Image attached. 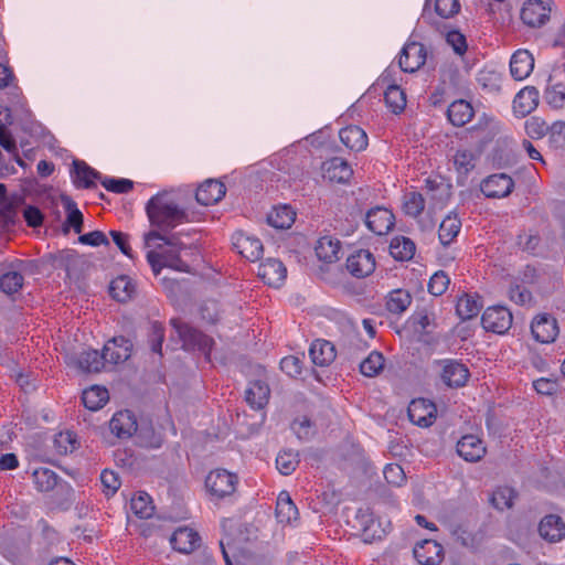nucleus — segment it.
I'll list each match as a JSON object with an SVG mask.
<instances>
[{"mask_svg":"<svg viewBox=\"0 0 565 565\" xmlns=\"http://www.w3.org/2000/svg\"><path fill=\"white\" fill-rule=\"evenodd\" d=\"M394 220V214L390 210L376 206L366 213L365 224L374 234L384 235L393 228Z\"/></svg>","mask_w":565,"mask_h":565,"instance_id":"13","label":"nucleus"},{"mask_svg":"<svg viewBox=\"0 0 565 565\" xmlns=\"http://www.w3.org/2000/svg\"><path fill=\"white\" fill-rule=\"evenodd\" d=\"M270 388L268 384L262 380L249 383L245 392V399L255 409L263 408L269 401Z\"/></svg>","mask_w":565,"mask_h":565,"instance_id":"27","label":"nucleus"},{"mask_svg":"<svg viewBox=\"0 0 565 565\" xmlns=\"http://www.w3.org/2000/svg\"><path fill=\"white\" fill-rule=\"evenodd\" d=\"M552 0H527L521 10L522 21L531 28H540L550 20Z\"/></svg>","mask_w":565,"mask_h":565,"instance_id":"4","label":"nucleus"},{"mask_svg":"<svg viewBox=\"0 0 565 565\" xmlns=\"http://www.w3.org/2000/svg\"><path fill=\"white\" fill-rule=\"evenodd\" d=\"M534 68V57L527 50H518L510 60V73L515 81L526 78Z\"/></svg>","mask_w":565,"mask_h":565,"instance_id":"25","label":"nucleus"},{"mask_svg":"<svg viewBox=\"0 0 565 565\" xmlns=\"http://www.w3.org/2000/svg\"><path fill=\"white\" fill-rule=\"evenodd\" d=\"M531 331L536 341L551 343L558 334V326L556 319L550 315H542L533 320Z\"/></svg>","mask_w":565,"mask_h":565,"instance_id":"18","label":"nucleus"},{"mask_svg":"<svg viewBox=\"0 0 565 565\" xmlns=\"http://www.w3.org/2000/svg\"><path fill=\"white\" fill-rule=\"evenodd\" d=\"M440 377L448 387H462L466 385L470 373L468 367L456 360H443Z\"/></svg>","mask_w":565,"mask_h":565,"instance_id":"8","label":"nucleus"},{"mask_svg":"<svg viewBox=\"0 0 565 565\" xmlns=\"http://www.w3.org/2000/svg\"><path fill=\"white\" fill-rule=\"evenodd\" d=\"M100 482L106 495L115 494L121 484L118 475L109 470H104L102 472Z\"/></svg>","mask_w":565,"mask_h":565,"instance_id":"64","label":"nucleus"},{"mask_svg":"<svg viewBox=\"0 0 565 565\" xmlns=\"http://www.w3.org/2000/svg\"><path fill=\"white\" fill-rule=\"evenodd\" d=\"M413 553L420 565H439L444 558L443 546L434 540H424L417 543Z\"/></svg>","mask_w":565,"mask_h":565,"instance_id":"14","label":"nucleus"},{"mask_svg":"<svg viewBox=\"0 0 565 565\" xmlns=\"http://www.w3.org/2000/svg\"><path fill=\"white\" fill-rule=\"evenodd\" d=\"M544 99L551 107L555 109L562 108L565 104V85L555 84L546 87Z\"/></svg>","mask_w":565,"mask_h":565,"instance_id":"53","label":"nucleus"},{"mask_svg":"<svg viewBox=\"0 0 565 565\" xmlns=\"http://www.w3.org/2000/svg\"><path fill=\"white\" fill-rule=\"evenodd\" d=\"M146 212L151 226L159 232H170L188 222L186 212L166 192L153 195L146 204Z\"/></svg>","mask_w":565,"mask_h":565,"instance_id":"1","label":"nucleus"},{"mask_svg":"<svg viewBox=\"0 0 565 565\" xmlns=\"http://www.w3.org/2000/svg\"><path fill=\"white\" fill-rule=\"evenodd\" d=\"M39 526L41 527V533L36 540L39 555L47 557L58 552V546L63 543L60 533L44 520L39 522Z\"/></svg>","mask_w":565,"mask_h":565,"instance_id":"11","label":"nucleus"},{"mask_svg":"<svg viewBox=\"0 0 565 565\" xmlns=\"http://www.w3.org/2000/svg\"><path fill=\"white\" fill-rule=\"evenodd\" d=\"M72 362L83 372L97 373L105 365L103 353L97 350H88L72 356Z\"/></svg>","mask_w":565,"mask_h":565,"instance_id":"29","label":"nucleus"},{"mask_svg":"<svg viewBox=\"0 0 565 565\" xmlns=\"http://www.w3.org/2000/svg\"><path fill=\"white\" fill-rule=\"evenodd\" d=\"M458 455L468 462H477L486 455L483 441L475 435H466L457 443Z\"/></svg>","mask_w":565,"mask_h":565,"instance_id":"19","label":"nucleus"},{"mask_svg":"<svg viewBox=\"0 0 565 565\" xmlns=\"http://www.w3.org/2000/svg\"><path fill=\"white\" fill-rule=\"evenodd\" d=\"M130 509L140 519H149L154 512L151 498L148 493L139 491L130 501Z\"/></svg>","mask_w":565,"mask_h":565,"instance_id":"42","label":"nucleus"},{"mask_svg":"<svg viewBox=\"0 0 565 565\" xmlns=\"http://www.w3.org/2000/svg\"><path fill=\"white\" fill-rule=\"evenodd\" d=\"M539 531L545 540L557 542L565 536V523L561 516L550 514L541 521Z\"/></svg>","mask_w":565,"mask_h":565,"instance_id":"28","label":"nucleus"},{"mask_svg":"<svg viewBox=\"0 0 565 565\" xmlns=\"http://www.w3.org/2000/svg\"><path fill=\"white\" fill-rule=\"evenodd\" d=\"M321 170L326 179L339 183L348 182L353 174V170L348 161L339 157L324 161Z\"/></svg>","mask_w":565,"mask_h":565,"instance_id":"21","label":"nucleus"},{"mask_svg":"<svg viewBox=\"0 0 565 565\" xmlns=\"http://www.w3.org/2000/svg\"><path fill=\"white\" fill-rule=\"evenodd\" d=\"M512 313L502 306H493L486 309L481 317L482 327L487 331L494 333H504L512 326Z\"/></svg>","mask_w":565,"mask_h":565,"instance_id":"6","label":"nucleus"},{"mask_svg":"<svg viewBox=\"0 0 565 565\" xmlns=\"http://www.w3.org/2000/svg\"><path fill=\"white\" fill-rule=\"evenodd\" d=\"M315 250L320 260L333 263L340 258L341 244L337 238L323 236L317 242Z\"/></svg>","mask_w":565,"mask_h":565,"instance_id":"33","label":"nucleus"},{"mask_svg":"<svg viewBox=\"0 0 565 565\" xmlns=\"http://www.w3.org/2000/svg\"><path fill=\"white\" fill-rule=\"evenodd\" d=\"M171 326L182 341V348L184 350L199 351L204 354L206 359L210 358L214 344L212 338L179 319H172Z\"/></svg>","mask_w":565,"mask_h":565,"instance_id":"2","label":"nucleus"},{"mask_svg":"<svg viewBox=\"0 0 565 565\" xmlns=\"http://www.w3.org/2000/svg\"><path fill=\"white\" fill-rule=\"evenodd\" d=\"M163 339H164L163 326L159 322H153L151 324L150 333H149V344H150L152 352L161 354Z\"/></svg>","mask_w":565,"mask_h":565,"instance_id":"60","label":"nucleus"},{"mask_svg":"<svg viewBox=\"0 0 565 565\" xmlns=\"http://www.w3.org/2000/svg\"><path fill=\"white\" fill-rule=\"evenodd\" d=\"M461 228V221L455 213L448 214L441 222L438 231L439 241L448 246L457 237Z\"/></svg>","mask_w":565,"mask_h":565,"instance_id":"34","label":"nucleus"},{"mask_svg":"<svg viewBox=\"0 0 565 565\" xmlns=\"http://www.w3.org/2000/svg\"><path fill=\"white\" fill-rule=\"evenodd\" d=\"M132 352V343L124 337H115L109 340L104 349L105 363L119 364L127 361Z\"/></svg>","mask_w":565,"mask_h":565,"instance_id":"10","label":"nucleus"},{"mask_svg":"<svg viewBox=\"0 0 565 565\" xmlns=\"http://www.w3.org/2000/svg\"><path fill=\"white\" fill-rule=\"evenodd\" d=\"M54 446L60 455H67L77 448L78 441L74 433L61 431L55 436Z\"/></svg>","mask_w":565,"mask_h":565,"instance_id":"52","label":"nucleus"},{"mask_svg":"<svg viewBox=\"0 0 565 565\" xmlns=\"http://www.w3.org/2000/svg\"><path fill=\"white\" fill-rule=\"evenodd\" d=\"M539 90L534 86L521 89L513 99V111L518 117H525L539 105Z\"/></svg>","mask_w":565,"mask_h":565,"instance_id":"23","label":"nucleus"},{"mask_svg":"<svg viewBox=\"0 0 565 565\" xmlns=\"http://www.w3.org/2000/svg\"><path fill=\"white\" fill-rule=\"evenodd\" d=\"M102 185L114 193H128L134 188V182L129 179H115V178H103L100 180Z\"/></svg>","mask_w":565,"mask_h":565,"instance_id":"56","label":"nucleus"},{"mask_svg":"<svg viewBox=\"0 0 565 565\" xmlns=\"http://www.w3.org/2000/svg\"><path fill=\"white\" fill-rule=\"evenodd\" d=\"M276 518L284 524H291L298 518V509L286 491H281L277 498Z\"/></svg>","mask_w":565,"mask_h":565,"instance_id":"32","label":"nucleus"},{"mask_svg":"<svg viewBox=\"0 0 565 565\" xmlns=\"http://www.w3.org/2000/svg\"><path fill=\"white\" fill-rule=\"evenodd\" d=\"M477 154L472 150L458 149L454 156V166L460 175H467L476 167Z\"/></svg>","mask_w":565,"mask_h":565,"instance_id":"44","label":"nucleus"},{"mask_svg":"<svg viewBox=\"0 0 565 565\" xmlns=\"http://www.w3.org/2000/svg\"><path fill=\"white\" fill-rule=\"evenodd\" d=\"M22 285L23 276L18 271L8 270L0 276V289L7 295L19 291Z\"/></svg>","mask_w":565,"mask_h":565,"instance_id":"51","label":"nucleus"},{"mask_svg":"<svg viewBox=\"0 0 565 565\" xmlns=\"http://www.w3.org/2000/svg\"><path fill=\"white\" fill-rule=\"evenodd\" d=\"M0 146L8 153H10L13 157L14 161L20 167H22V168L26 167L25 162L23 161V159L20 157V154L18 152L15 139L13 138V136L11 135V132L9 130H0Z\"/></svg>","mask_w":565,"mask_h":565,"instance_id":"55","label":"nucleus"},{"mask_svg":"<svg viewBox=\"0 0 565 565\" xmlns=\"http://www.w3.org/2000/svg\"><path fill=\"white\" fill-rule=\"evenodd\" d=\"M35 488L41 492L53 490L58 481V476L49 468H38L32 473Z\"/></svg>","mask_w":565,"mask_h":565,"instance_id":"41","label":"nucleus"},{"mask_svg":"<svg viewBox=\"0 0 565 565\" xmlns=\"http://www.w3.org/2000/svg\"><path fill=\"white\" fill-rule=\"evenodd\" d=\"M347 268L356 278H364L375 269V258L367 249H360L347 259Z\"/></svg>","mask_w":565,"mask_h":565,"instance_id":"12","label":"nucleus"},{"mask_svg":"<svg viewBox=\"0 0 565 565\" xmlns=\"http://www.w3.org/2000/svg\"><path fill=\"white\" fill-rule=\"evenodd\" d=\"M64 209L67 213L65 222V232L67 227H73L75 233L79 234L83 230V214L77 209L76 203L68 196H62Z\"/></svg>","mask_w":565,"mask_h":565,"instance_id":"43","label":"nucleus"},{"mask_svg":"<svg viewBox=\"0 0 565 565\" xmlns=\"http://www.w3.org/2000/svg\"><path fill=\"white\" fill-rule=\"evenodd\" d=\"M427 52L423 44L412 42L405 44L399 55V66L406 73H413L426 62Z\"/></svg>","mask_w":565,"mask_h":565,"instance_id":"9","label":"nucleus"},{"mask_svg":"<svg viewBox=\"0 0 565 565\" xmlns=\"http://www.w3.org/2000/svg\"><path fill=\"white\" fill-rule=\"evenodd\" d=\"M309 355L316 365L324 366L334 360L335 349L327 340H316L310 345Z\"/></svg>","mask_w":565,"mask_h":565,"instance_id":"31","label":"nucleus"},{"mask_svg":"<svg viewBox=\"0 0 565 565\" xmlns=\"http://www.w3.org/2000/svg\"><path fill=\"white\" fill-rule=\"evenodd\" d=\"M384 478L387 483L399 487L404 483L406 476L403 468L397 463H390L384 468Z\"/></svg>","mask_w":565,"mask_h":565,"instance_id":"61","label":"nucleus"},{"mask_svg":"<svg viewBox=\"0 0 565 565\" xmlns=\"http://www.w3.org/2000/svg\"><path fill=\"white\" fill-rule=\"evenodd\" d=\"M299 463L298 454L291 450H284L276 458V466L284 476L291 475Z\"/></svg>","mask_w":565,"mask_h":565,"instance_id":"50","label":"nucleus"},{"mask_svg":"<svg viewBox=\"0 0 565 565\" xmlns=\"http://www.w3.org/2000/svg\"><path fill=\"white\" fill-rule=\"evenodd\" d=\"M446 42L452 47L454 52L458 55H463L467 51L468 45L466 36L457 30H451L447 32Z\"/></svg>","mask_w":565,"mask_h":565,"instance_id":"62","label":"nucleus"},{"mask_svg":"<svg viewBox=\"0 0 565 565\" xmlns=\"http://www.w3.org/2000/svg\"><path fill=\"white\" fill-rule=\"evenodd\" d=\"M110 296L119 302L128 301L135 294V285L127 276H119L111 280L109 286Z\"/></svg>","mask_w":565,"mask_h":565,"instance_id":"37","label":"nucleus"},{"mask_svg":"<svg viewBox=\"0 0 565 565\" xmlns=\"http://www.w3.org/2000/svg\"><path fill=\"white\" fill-rule=\"evenodd\" d=\"M477 81L482 87L491 92L500 88V74L494 71H480Z\"/></svg>","mask_w":565,"mask_h":565,"instance_id":"63","label":"nucleus"},{"mask_svg":"<svg viewBox=\"0 0 565 565\" xmlns=\"http://www.w3.org/2000/svg\"><path fill=\"white\" fill-rule=\"evenodd\" d=\"M425 209V199L418 192H407L403 198V211L411 217H418Z\"/></svg>","mask_w":565,"mask_h":565,"instance_id":"46","label":"nucleus"},{"mask_svg":"<svg viewBox=\"0 0 565 565\" xmlns=\"http://www.w3.org/2000/svg\"><path fill=\"white\" fill-rule=\"evenodd\" d=\"M71 177L74 185L77 189H93L96 186V181L102 180V174L97 170L89 167L86 162L81 160L73 161V169Z\"/></svg>","mask_w":565,"mask_h":565,"instance_id":"17","label":"nucleus"},{"mask_svg":"<svg viewBox=\"0 0 565 565\" xmlns=\"http://www.w3.org/2000/svg\"><path fill=\"white\" fill-rule=\"evenodd\" d=\"M164 232H159L158 230H151L143 235L145 247L149 248L152 246L153 241H162L166 245L170 246V249H178L181 252L185 248V245L180 242L177 235L166 236Z\"/></svg>","mask_w":565,"mask_h":565,"instance_id":"47","label":"nucleus"},{"mask_svg":"<svg viewBox=\"0 0 565 565\" xmlns=\"http://www.w3.org/2000/svg\"><path fill=\"white\" fill-rule=\"evenodd\" d=\"M233 245L249 262L258 260L264 252L263 243L259 238L244 233H237L234 236Z\"/></svg>","mask_w":565,"mask_h":565,"instance_id":"20","label":"nucleus"},{"mask_svg":"<svg viewBox=\"0 0 565 565\" xmlns=\"http://www.w3.org/2000/svg\"><path fill=\"white\" fill-rule=\"evenodd\" d=\"M482 309V303L479 298L472 295L461 296L456 306V312L462 320H470L477 317Z\"/></svg>","mask_w":565,"mask_h":565,"instance_id":"38","label":"nucleus"},{"mask_svg":"<svg viewBox=\"0 0 565 565\" xmlns=\"http://www.w3.org/2000/svg\"><path fill=\"white\" fill-rule=\"evenodd\" d=\"M416 250L415 243L405 236H396L391 241L390 254L397 260H409Z\"/></svg>","mask_w":565,"mask_h":565,"instance_id":"36","label":"nucleus"},{"mask_svg":"<svg viewBox=\"0 0 565 565\" xmlns=\"http://www.w3.org/2000/svg\"><path fill=\"white\" fill-rule=\"evenodd\" d=\"M514 498L515 492L512 488L499 487L491 495V503L495 509L503 511L512 507Z\"/></svg>","mask_w":565,"mask_h":565,"instance_id":"49","label":"nucleus"},{"mask_svg":"<svg viewBox=\"0 0 565 565\" xmlns=\"http://www.w3.org/2000/svg\"><path fill=\"white\" fill-rule=\"evenodd\" d=\"M384 367V356L377 351H373L360 364V371L367 377L377 375Z\"/></svg>","mask_w":565,"mask_h":565,"instance_id":"48","label":"nucleus"},{"mask_svg":"<svg viewBox=\"0 0 565 565\" xmlns=\"http://www.w3.org/2000/svg\"><path fill=\"white\" fill-rule=\"evenodd\" d=\"M449 284V276L444 270H438L429 279L428 291L433 296H441L448 289Z\"/></svg>","mask_w":565,"mask_h":565,"instance_id":"54","label":"nucleus"},{"mask_svg":"<svg viewBox=\"0 0 565 565\" xmlns=\"http://www.w3.org/2000/svg\"><path fill=\"white\" fill-rule=\"evenodd\" d=\"M225 185L217 180H206L196 190L195 199L201 205H213L225 195Z\"/></svg>","mask_w":565,"mask_h":565,"instance_id":"24","label":"nucleus"},{"mask_svg":"<svg viewBox=\"0 0 565 565\" xmlns=\"http://www.w3.org/2000/svg\"><path fill=\"white\" fill-rule=\"evenodd\" d=\"M200 543L201 537L199 533L189 526L177 529L170 537L172 548L183 554L192 553L200 546Z\"/></svg>","mask_w":565,"mask_h":565,"instance_id":"16","label":"nucleus"},{"mask_svg":"<svg viewBox=\"0 0 565 565\" xmlns=\"http://www.w3.org/2000/svg\"><path fill=\"white\" fill-rule=\"evenodd\" d=\"M341 142L351 151H362L367 146V136L359 126H348L339 132Z\"/></svg>","mask_w":565,"mask_h":565,"instance_id":"26","label":"nucleus"},{"mask_svg":"<svg viewBox=\"0 0 565 565\" xmlns=\"http://www.w3.org/2000/svg\"><path fill=\"white\" fill-rule=\"evenodd\" d=\"M295 218L296 213L287 205L274 207L267 216L268 224L275 228H289Z\"/></svg>","mask_w":565,"mask_h":565,"instance_id":"40","label":"nucleus"},{"mask_svg":"<svg viewBox=\"0 0 565 565\" xmlns=\"http://www.w3.org/2000/svg\"><path fill=\"white\" fill-rule=\"evenodd\" d=\"M436 13L444 19H449L460 11L459 0H436Z\"/></svg>","mask_w":565,"mask_h":565,"instance_id":"59","label":"nucleus"},{"mask_svg":"<svg viewBox=\"0 0 565 565\" xmlns=\"http://www.w3.org/2000/svg\"><path fill=\"white\" fill-rule=\"evenodd\" d=\"M525 130L531 138L540 139L548 132V124L540 117H531L525 121Z\"/></svg>","mask_w":565,"mask_h":565,"instance_id":"57","label":"nucleus"},{"mask_svg":"<svg viewBox=\"0 0 565 565\" xmlns=\"http://www.w3.org/2000/svg\"><path fill=\"white\" fill-rule=\"evenodd\" d=\"M178 249H167L162 255L163 264L166 267H170L178 271L189 273L190 266L183 262L179 256Z\"/></svg>","mask_w":565,"mask_h":565,"instance_id":"58","label":"nucleus"},{"mask_svg":"<svg viewBox=\"0 0 565 565\" xmlns=\"http://www.w3.org/2000/svg\"><path fill=\"white\" fill-rule=\"evenodd\" d=\"M237 483L238 477L225 469H215L205 479L206 490L217 500L232 497Z\"/></svg>","mask_w":565,"mask_h":565,"instance_id":"3","label":"nucleus"},{"mask_svg":"<svg viewBox=\"0 0 565 565\" xmlns=\"http://www.w3.org/2000/svg\"><path fill=\"white\" fill-rule=\"evenodd\" d=\"M514 188L512 178L505 173H495L487 177L480 184L484 196L501 199L508 196Z\"/></svg>","mask_w":565,"mask_h":565,"instance_id":"7","label":"nucleus"},{"mask_svg":"<svg viewBox=\"0 0 565 565\" xmlns=\"http://www.w3.org/2000/svg\"><path fill=\"white\" fill-rule=\"evenodd\" d=\"M386 106L394 113L401 114L406 107V95L397 85L387 87L384 94Z\"/></svg>","mask_w":565,"mask_h":565,"instance_id":"45","label":"nucleus"},{"mask_svg":"<svg viewBox=\"0 0 565 565\" xmlns=\"http://www.w3.org/2000/svg\"><path fill=\"white\" fill-rule=\"evenodd\" d=\"M448 120L456 127H462L473 117V108L467 100L452 102L447 109Z\"/></svg>","mask_w":565,"mask_h":565,"instance_id":"30","label":"nucleus"},{"mask_svg":"<svg viewBox=\"0 0 565 565\" xmlns=\"http://www.w3.org/2000/svg\"><path fill=\"white\" fill-rule=\"evenodd\" d=\"M407 414L413 424L427 428L436 422L437 407L429 399L415 398L409 403Z\"/></svg>","mask_w":565,"mask_h":565,"instance_id":"5","label":"nucleus"},{"mask_svg":"<svg viewBox=\"0 0 565 565\" xmlns=\"http://www.w3.org/2000/svg\"><path fill=\"white\" fill-rule=\"evenodd\" d=\"M109 399L108 391L105 387L92 386L82 394V401L86 408L97 411L102 408Z\"/></svg>","mask_w":565,"mask_h":565,"instance_id":"39","label":"nucleus"},{"mask_svg":"<svg viewBox=\"0 0 565 565\" xmlns=\"http://www.w3.org/2000/svg\"><path fill=\"white\" fill-rule=\"evenodd\" d=\"M110 431L121 439L130 438L138 429V423L132 412L125 409L114 414L109 422Z\"/></svg>","mask_w":565,"mask_h":565,"instance_id":"15","label":"nucleus"},{"mask_svg":"<svg viewBox=\"0 0 565 565\" xmlns=\"http://www.w3.org/2000/svg\"><path fill=\"white\" fill-rule=\"evenodd\" d=\"M286 275L285 265L276 258H267L258 267V276L269 286L279 287Z\"/></svg>","mask_w":565,"mask_h":565,"instance_id":"22","label":"nucleus"},{"mask_svg":"<svg viewBox=\"0 0 565 565\" xmlns=\"http://www.w3.org/2000/svg\"><path fill=\"white\" fill-rule=\"evenodd\" d=\"M412 301V295L407 290L395 289L386 297V309L393 315H402L408 309Z\"/></svg>","mask_w":565,"mask_h":565,"instance_id":"35","label":"nucleus"}]
</instances>
